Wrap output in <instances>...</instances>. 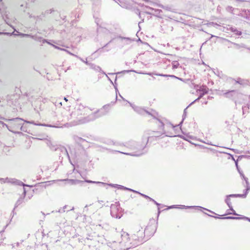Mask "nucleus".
Segmentation results:
<instances>
[{
    "instance_id": "f257e3e1",
    "label": "nucleus",
    "mask_w": 250,
    "mask_h": 250,
    "mask_svg": "<svg viewBox=\"0 0 250 250\" xmlns=\"http://www.w3.org/2000/svg\"><path fill=\"white\" fill-rule=\"evenodd\" d=\"M8 183L15 186H20L22 187L23 194L24 195V196L25 195L26 192L25 187H31V185L25 184L22 181L15 178H9Z\"/></svg>"
},
{
    "instance_id": "f03ea898",
    "label": "nucleus",
    "mask_w": 250,
    "mask_h": 250,
    "mask_svg": "<svg viewBox=\"0 0 250 250\" xmlns=\"http://www.w3.org/2000/svg\"><path fill=\"white\" fill-rule=\"evenodd\" d=\"M156 230V227L155 225H150L146 226L144 233L145 235H146L147 237H148L152 236L155 232Z\"/></svg>"
},
{
    "instance_id": "7ed1b4c3",
    "label": "nucleus",
    "mask_w": 250,
    "mask_h": 250,
    "mask_svg": "<svg viewBox=\"0 0 250 250\" xmlns=\"http://www.w3.org/2000/svg\"><path fill=\"white\" fill-rule=\"evenodd\" d=\"M12 121L17 123L19 125H21V129L23 131H27V130L25 129V126L23 125V120L20 118H16L11 120Z\"/></svg>"
},
{
    "instance_id": "20e7f679",
    "label": "nucleus",
    "mask_w": 250,
    "mask_h": 250,
    "mask_svg": "<svg viewBox=\"0 0 250 250\" xmlns=\"http://www.w3.org/2000/svg\"><path fill=\"white\" fill-rule=\"evenodd\" d=\"M30 3H28L26 2H25L21 5V9L24 12L28 14H30Z\"/></svg>"
},
{
    "instance_id": "39448f33",
    "label": "nucleus",
    "mask_w": 250,
    "mask_h": 250,
    "mask_svg": "<svg viewBox=\"0 0 250 250\" xmlns=\"http://www.w3.org/2000/svg\"><path fill=\"white\" fill-rule=\"evenodd\" d=\"M0 34L8 35H10V36L14 35L16 36H21L22 37H27V36H30L28 34H23V33H19V32H18V34H15V33H14V32H12V33H8V32L1 33V32H0Z\"/></svg>"
},
{
    "instance_id": "423d86ee",
    "label": "nucleus",
    "mask_w": 250,
    "mask_h": 250,
    "mask_svg": "<svg viewBox=\"0 0 250 250\" xmlns=\"http://www.w3.org/2000/svg\"><path fill=\"white\" fill-rule=\"evenodd\" d=\"M9 178L6 177L5 178H0V182L1 183H8Z\"/></svg>"
},
{
    "instance_id": "0eeeda50",
    "label": "nucleus",
    "mask_w": 250,
    "mask_h": 250,
    "mask_svg": "<svg viewBox=\"0 0 250 250\" xmlns=\"http://www.w3.org/2000/svg\"><path fill=\"white\" fill-rule=\"evenodd\" d=\"M22 203V199L21 198L16 203L14 209L18 207Z\"/></svg>"
},
{
    "instance_id": "6e6552de",
    "label": "nucleus",
    "mask_w": 250,
    "mask_h": 250,
    "mask_svg": "<svg viewBox=\"0 0 250 250\" xmlns=\"http://www.w3.org/2000/svg\"><path fill=\"white\" fill-rule=\"evenodd\" d=\"M249 189L247 188L246 189H245V191L244 192L243 194H238V196H239V197H245L248 193V191Z\"/></svg>"
},
{
    "instance_id": "1a4fd4ad",
    "label": "nucleus",
    "mask_w": 250,
    "mask_h": 250,
    "mask_svg": "<svg viewBox=\"0 0 250 250\" xmlns=\"http://www.w3.org/2000/svg\"><path fill=\"white\" fill-rule=\"evenodd\" d=\"M12 248H15L16 246L18 247L19 245V243L17 242L16 243L12 244Z\"/></svg>"
},
{
    "instance_id": "9d476101",
    "label": "nucleus",
    "mask_w": 250,
    "mask_h": 250,
    "mask_svg": "<svg viewBox=\"0 0 250 250\" xmlns=\"http://www.w3.org/2000/svg\"><path fill=\"white\" fill-rule=\"evenodd\" d=\"M84 120H85V121L82 122L81 123H85V122L88 121V120H87L86 118H85V119H84Z\"/></svg>"
},
{
    "instance_id": "9b49d317",
    "label": "nucleus",
    "mask_w": 250,
    "mask_h": 250,
    "mask_svg": "<svg viewBox=\"0 0 250 250\" xmlns=\"http://www.w3.org/2000/svg\"><path fill=\"white\" fill-rule=\"evenodd\" d=\"M0 124L6 125L5 124L3 123V122H2V121H0Z\"/></svg>"
},
{
    "instance_id": "f8f14e48",
    "label": "nucleus",
    "mask_w": 250,
    "mask_h": 250,
    "mask_svg": "<svg viewBox=\"0 0 250 250\" xmlns=\"http://www.w3.org/2000/svg\"><path fill=\"white\" fill-rule=\"evenodd\" d=\"M228 214H234V215H237L236 213H235V212H233V213H228Z\"/></svg>"
},
{
    "instance_id": "ddd939ff",
    "label": "nucleus",
    "mask_w": 250,
    "mask_h": 250,
    "mask_svg": "<svg viewBox=\"0 0 250 250\" xmlns=\"http://www.w3.org/2000/svg\"><path fill=\"white\" fill-rule=\"evenodd\" d=\"M64 100L66 101V102H67L68 100L66 98L64 97Z\"/></svg>"
},
{
    "instance_id": "4468645a",
    "label": "nucleus",
    "mask_w": 250,
    "mask_h": 250,
    "mask_svg": "<svg viewBox=\"0 0 250 250\" xmlns=\"http://www.w3.org/2000/svg\"><path fill=\"white\" fill-rule=\"evenodd\" d=\"M143 196L146 198H148V197H147L146 195H143Z\"/></svg>"
},
{
    "instance_id": "2eb2a0df",
    "label": "nucleus",
    "mask_w": 250,
    "mask_h": 250,
    "mask_svg": "<svg viewBox=\"0 0 250 250\" xmlns=\"http://www.w3.org/2000/svg\"><path fill=\"white\" fill-rule=\"evenodd\" d=\"M1 118H2V117H0V119H1Z\"/></svg>"
}]
</instances>
